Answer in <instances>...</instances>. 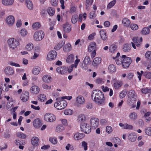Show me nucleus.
<instances>
[{
	"mask_svg": "<svg viewBox=\"0 0 151 151\" xmlns=\"http://www.w3.org/2000/svg\"><path fill=\"white\" fill-rule=\"evenodd\" d=\"M91 97L93 100L99 105L104 104V96L101 91L98 90H93L92 92Z\"/></svg>",
	"mask_w": 151,
	"mask_h": 151,
	"instance_id": "f257e3e1",
	"label": "nucleus"
},
{
	"mask_svg": "<svg viewBox=\"0 0 151 151\" xmlns=\"http://www.w3.org/2000/svg\"><path fill=\"white\" fill-rule=\"evenodd\" d=\"M62 99L61 98L56 99L57 101L54 104V106L58 109H63L67 106V102L65 101L62 100Z\"/></svg>",
	"mask_w": 151,
	"mask_h": 151,
	"instance_id": "f03ea898",
	"label": "nucleus"
},
{
	"mask_svg": "<svg viewBox=\"0 0 151 151\" xmlns=\"http://www.w3.org/2000/svg\"><path fill=\"white\" fill-rule=\"evenodd\" d=\"M7 43L9 47L12 50H14L19 45V42L14 38H9L7 40Z\"/></svg>",
	"mask_w": 151,
	"mask_h": 151,
	"instance_id": "7ed1b4c3",
	"label": "nucleus"
},
{
	"mask_svg": "<svg viewBox=\"0 0 151 151\" xmlns=\"http://www.w3.org/2000/svg\"><path fill=\"white\" fill-rule=\"evenodd\" d=\"M122 58H123L122 63V65L123 68H128L132 62L131 58L129 57H127L125 55L122 56Z\"/></svg>",
	"mask_w": 151,
	"mask_h": 151,
	"instance_id": "20e7f679",
	"label": "nucleus"
},
{
	"mask_svg": "<svg viewBox=\"0 0 151 151\" xmlns=\"http://www.w3.org/2000/svg\"><path fill=\"white\" fill-rule=\"evenodd\" d=\"M44 32L43 31H37L34 34V39L36 41H40L44 37Z\"/></svg>",
	"mask_w": 151,
	"mask_h": 151,
	"instance_id": "39448f33",
	"label": "nucleus"
},
{
	"mask_svg": "<svg viewBox=\"0 0 151 151\" xmlns=\"http://www.w3.org/2000/svg\"><path fill=\"white\" fill-rule=\"evenodd\" d=\"M44 119L46 121L52 122L56 120V117L54 114L48 113L45 114Z\"/></svg>",
	"mask_w": 151,
	"mask_h": 151,
	"instance_id": "423d86ee",
	"label": "nucleus"
},
{
	"mask_svg": "<svg viewBox=\"0 0 151 151\" xmlns=\"http://www.w3.org/2000/svg\"><path fill=\"white\" fill-rule=\"evenodd\" d=\"M81 131L86 134H88L91 131V128L88 124L84 123L80 125Z\"/></svg>",
	"mask_w": 151,
	"mask_h": 151,
	"instance_id": "0eeeda50",
	"label": "nucleus"
},
{
	"mask_svg": "<svg viewBox=\"0 0 151 151\" xmlns=\"http://www.w3.org/2000/svg\"><path fill=\"white\" fill-rule=\"evenodd\" d=\"M112 82L113 83V86L115 89H119L122 85V82L117 80L116 78H113Z\"/></svg>",
	"mask_w": 151,
	"mask_h": 151,
	"instance_id": "6e6552de",
	"label": "nucleus"
},
{
	"mask_svg": "<svg viewBox=\"0 0 151 151\" xmlns=\"http://www.w3.org/2000/svg\"><path fill=\"white\" fill-rule=\"evenodd\" d=\"M99 120L96 118H93L90 121V123L91 128L93 129H95L98 126Z\"/></svg>",
	"mask_w": 151,
	"mask_h": 151,
	"instance_id": "1a4fd4ad",
	"label": "nucleus"
},
{
	"mask_svg": "<svg viewBox=\"0 0 151 151\" xmlns=\"http://www.w3.org/2000/svg\"><path fill=\"white\" fill-rule=\"evenodd\" d=\"M57 55V52L55 51H52L49 52L47 56V59L49 60H51L55 59Z\"/></svg>",
	"mask_w": 151,
	"mask_h": 151,
	"instance_id": "9d476101",
	"label": "nucleus"
},
{
	"mask_svg": "<svg viewBox=\"0 0 151 151\" xmlns=\"http://www.w3.org/2000/svg\"><path fill=\"white\" fill-rule=\"evenodd\" d=\"M128 96L129 98L135 101L137 99V95L134 90H130L128 93Z\"/></svg>",
	"mask_w": 151,
	"mask_h": 151,
	"instance_id": "9b49d317",
	"label": "nucleus"
},
{
	"mask_svg": "<svg viewBox=\"0 0 151 151\" xmlns=\"http://www.w3.org/2000/svg\"><path fill=\"white\" fill-rule=\"evenodd\" d=\"M15 21L14 18L12 15L9 16L6 18V21L8 25L9 26H12Z\"/></svg>",
	"mask_w": 151,
	"mask_h": 151,
	"instance_id": "f8f14e48",
	"label": "nucleus"
},
{
	"mask_svg": "<svg viewBox=\"0 0 151 151\" xmlns=\"http://www.w3.org/2000/svg\"><path fill=\"white\" fill-rule=\"evenodd\" d=\"M29 92L23 91L20 96V99L23 102L27 101L29 99Z\"/></svg>",
	"mask_w": 151,
	"mask_h": 151,
	"instance_id": "ddd939ff",
	"label": "nucleus"
},
{
	"mask_svg": "<svg viewBox=\"0 0 151 151\" xmlns=\"http://www.w3.org/2000/svg\"><path fill=\"white\" fill-rule=\"evenodd\" d=\"M63 31L66 33H69L71 29V26L70 24L66 23L63 24Z\"/></svg>",
	"mask_w": 151,
	"mask_h": 151,
	"instance_id": "4468645a",
	"label": "nucleus"
},
{
	"mask_svg": "<svg viewBox=\"0 0 151 151\" xmlns=\"http://www.w3.org/2000/svg\"><path fill=\"white\" fill-rule=\"evenodd\" d=\"M33 125L36 128L38 129L40 128L42 125V123L40 119L37 118L35 119L33 122Z\"/></svg>",
	"mask_w": 151,
	"mask_h": 151,
	"instance_id": "2eb2a0df",
	"label": "nucleus"
},
{
	"mask_svg": "<svg viewBox=\"0 0 151 151\" xmlns=\"http://www.w3.org/2000/svg\"><path fill=\"white\" fill-rule=\"evenodd\" d=\"M77 103L79 104H83L85 102V100L81 95L78 96L76 99Z\"/></svg>",
	"mask_w": 151,
	"mask_h": 151,
	"instance_id": "dca6fc26",
	"label": "nucleus"
},
{
	"mask_svg": "<svg viewBox=\"0 0 151 151\" xmlns=\"http://www.w3.org/2000/svg\"><path fill=\"white\" fill-rule=\"evenodd\" d=\"M132 47L130 44L128 43H125L122 46V49L124 52H128L131 50Z\"/></svg>",
	"mask_w": 151,
	"mask_h": 151,
	"instance_id": "f3484780",
	"label": "nucleus"
},
{
	"mask_svg": "<svg viewBox=\"0 0 151 151\" xmlns=\"http://www.w3.org/2000/svg\"><path fill=\"white\" fill-rule=\"evenodd\" d=\"M84 136V134L76 132L74 134L73 138L75 140H78L83 138Z\"/></svg>",
	"mask_w": 151,
	"mask_h": 151,
	"instance_id": "a211bd4d",
	"label": "nucleus"
},
{
	"mask_svg": "<svg viewBox=\"0 0 151 151\" xmlns=\"http://www.w3.org/2000/svg\"><path fill=\"white\" fill-rule=\"evenodd\" d=\"M30 91L31 92L34 94L38 93L40 91L39 87L37 86H34L31 87Z\"/></svg>",
	"mask_w": 151,
	"mask_h": 151,
	"instance_id": "6ab92c4d",
	"label": "nucleus"
},
{
	"mask_svg": "<svg viewBox=\"0 0 151 151\" xmlns=\"http://www.w3.org/2000/svg\"><path fill=\"white\" fill-rule=\"evenodd\" d=\"M96 44L95 42H93L90 43L88 47V50L89 52H91L93 51L96 50Z\"/></svg>",
	"mask_w": 151,
	"mask_h": 151,
	"instance_id": "aec40b11",
	"label": "nucleus"
},
{
	"mask_svg": "<svg viewBox=\"0 0 151 151\" xmlns=\"http://www.w3.org/2000/svg\"><path fill=\"white\" fill-rule=\"evenodd\" d=\"M86 117L85 115L83 114H80L77 117V121L80 123H82L85 121Z\"/></svg>",
	"mask_w": 151,
	"mask_h": 151,
	"instance_id": "412c9836",
	"label": "nucleus"
},
{
	"mask_svg": "<svg viewBox=\"0 0 151 151\" xmlns=\"http://www.w3.org/2000/svg\"><path fill=\"white\" fill-rule=\"evenodd\" d=\"M4 72L7 75H12L13 74L14 71L11 67L9 66L5 69Z\"/></svg>",
	"mask_w": 151,
	"mask_h": 151,
	"instance_id": "4be33fe9",
	"label": "nucleus"
},
{
	"mask_svg": "<svg viewBox=\"0 0 151 151\" xmlns=\"http://www.w3.org/2000/svg\"><path fill=\"white\" fill-rule=\"evenodd\" d=\"M100 34L101 37L103 41L106 40L107 38V35L106 32L103 30H101L100 31Z\"/></svg>",
	"mask_w": 151,
	"mask_h": 151,
	"instance_id": "5701e85b",
	"label": "nucleus"
},
{
	"mask_svg": "<svg viewBox=\"0 0 151 151\" xmlns=\"http://www.w3.org/2000/svg\"><path fill=\"white\" fill-rule=\"evenodd\" d=\"M39 139L36 137H34L31 139V142L34 146H37L38 145Z\"/></svg>",
	"mask_w": 151,
	"mask_h": 151,
	"instance_id": "b1692460",
	"label": "nucleus"
},
{
	"mask_svg": "<svg viewBox=\"0 0 151 151\" xmlns=\"http://www.w3.org/2000/svg\"><path fill=\"white\" fill-rule=\"evenodd\" d=\"M14 1V0H2V3L5 6H10L13 4Z\"/></svg>",
	"mask_w": 151,
	"mask_h": 151,
	"instance_id": "393cba45",
	"label": "nucleus"
},
{
	"mask_svg": "<svg viewBox=\"0 0 151 151\" xmlns=\"http://www.w3.org/2000/svg\"><path fill=\"white\" fill-rule=\"evenodd\" d=\"M101 61V58L100 57H98L95 58L93 60V65L94 66H96L99 65Z\"/></svg>",
	"mask_w": 151,
	"mask_h": 151,
	"instance_id": "a878e982",
	"label": "nucleus"
},
{
	"mask_svg": "<svg viewBox=\"0 0 151 151\" xmlns=\"http://www.w3.org/2000/svg\"><path fill=\"white\" fill-rule=\"evenodd\" d=\"M122 24L125 27H129L130 23V21L127 18H125L122 19Z\"/></svg>",
	"mask_w": 151,
	"mask_h": 151,
	"instance_id": "bb28decb",
	"label": "nucleus"
},
{
	"mask_svg": "<svg viewBox=\"0 0 151 151\" xmlns=\"http://www.w3.org/2000/svg\"><path fill=\"white\" fill-rule=\"evenodd\" d=\"M129 139L132 142H134L137 138V136L134 133H131L128 136Z\"/></svg>",
	"mask_w": 151,
	"mask_h": 151,
	"instance_id": "cd10ccee",
	"label": "nucleus"
},
{
	"mask_svg": "<svg viewBox=\"0 0 151 151\" xmlns=\"http://www.w3.org/2000/svg\"><path fill=\"white\" fill-rule=\"evenodd\" d=\"M41 70V68L40 67L36 66L34 68L32 71V73L35 75H38Z\"/></svg>",
	"mask_w": 151,
	"mask_h": 151,
	"instance_id": "c85d7f7f",
	"label": "nucleus"
},
{
	"mask_svg": "<svg viewBox=\"0 0 151 151\" xmlns=\"http://www.w3.org/2000/svg\"><path fill=\"white\" fill-rule=\"evenodd\" d=\"M65 68L64 67H59L57 68L56 70L58 73L63 74L65 72Z\"/></svg>",
	"mask_w": 151,
	"mask_h": 151,
	"instance_id": "c756f323",
	"label": "nucleus"
},
{
	"mask_svg": "<svg viewBox=\"0 0 151 151\" xmlns=\"http://www.w3.org/2000/svg\"><path fill=\"white\" fill-rule=\"evenodd\" d=\"M150 29L148 27H145L143 28L141 31L142 34L143 35H147L149 34Z\"/></svg>",
	"mask_w": 151,
	"mask_h": 151,
	"instance_id": "7c9ffc66",
	"label": "nucleus"
},
{
	"mask_svg": "<svg viewBox=\"0 0 151 151\" xmlns=\"http://www.w3.org/2000/svg\"><path fill=\"white\" fill-rule=\"evenodd\" d=\"M108 70L110 73H113L116 71V68L114 65L111 64L108 67Z\"/></svg>",
	"mask_w": 151,
	"mask_h": 151,
	"instance_id": "2f4dec72",
	"label": "nucleus"
},
{
	"mask_svg": "<svg viewBox=\"0 0 151 151\" xmlns=\"http://www.w3.org/2000/svg\"><path fill=\"white\" fill-rule=\"evenodd\" d=\"M42 79L44 82L49 83L50 81L51 78L47 75H45L43 76Z\"/></svg>",
	"mask_w": 151,
	"mask_h": 151,
	"instance_id": "473e14b6",
	"label": "nucleus"
},
{
	"mask_svg": "<svg viewBox=\"0 0 151 151\" xmlns=\"http://www.w3.org/2000/svg\"><path fill=\"white\" fill-rule=\"evenodd\" d=\"M25 2L28 8L30 10L32 9L33 8V6L31 1L29 0H26Z\"/></svg>",
	"mask_w": 151,
	"mask_h": 151,
	"instance_id": "72a5a7b5",
	"label": "nucleus"
},
{
	"mask_svg": "<svg viewBox=\"0 0 151 151\" xmlns=\"http://www.w3.org/2000/svg\"><path fill=\"white\" fill-rule=\"evenodd\" d=\"M78 16L76 14L73 15L71 17V22L73 24H75L77 22L78 19Z\"/></svg>",
	"mask_w": 151,
	"mask_h": 151,
	"instance_id": "f704fd0d",
	"label": "nucleus"
},
{
	"mask_svg": "<svg viewBox=\"0 0 151 151\" xmlns=\"http://www.w3.org/2000/svg\"><path fill=\"white\" fill-rule=\"evenodd\" d=\"M133 41L137 47H139L140 45L139 42V38L137 37H133L132 39Z\"/></svg>",
	"mask_w": 151,
	"mask_h": 151,
	"instance_id": "c9c22d12",
	"label": "nucleus"
},
{
	"mask_svg": "<svg viewBox=\"0 0 151 151\" xmlns=\"http://www.w3.org/2000/svg\"><path fill=\"white\" fill-rule=\"evenodd\" d=\"M71 48L70 44L68 43L64 46L63 50L64 51L67 52L69 51L71 49Z\"/></svg>",
	"mask_w": 151,
	"mask_h": 151,
	"instance_id": "e433bc0d",
	"label": "nucleus"
},
{
	"mask_svg": "<svg viewBox=\"0 0 151 151\" xmlns=\"http://www.w3.org/2000/svg\"><path fill=\"white\" fill-rule=\"evenodd\" d=\"M74 56L73 55H69L66 60V61L68 63H71L74 61Z\"/></svg>",
	"mask_w": 151,
	"mask_h": 151,
	"instance_id": "4c0bfd02",
	"label": "nucleus"
},
{
	"mask_svg": "<svg viewBox=\"0 0 151 151\" xmlns=\"http://www.w3.org/2000/svg\"><path fill=\"white\" fill-rule=\"evenodd\" d=\"M93 2V0H86L85 4L87 10L89 9V7L91 6Z\"/></svg>",
	"mask_w": 151,
	"mask_h": 151,
	"instance_id": "58836bf2",
	"label": "nucleus"
},
{
	"mask_svg": "<svg viewBox=\"0 0 151 151\" xmlns=\"http://www.w3.org/2000/svg\"><path fill=\"white\" fill-rule=\"evenodd\" d=\"M38 99L41 102H44L46 100V97L44 94H40L38 96Z\"/></svg>",
	"mask_w": 151,
	"mask_h": 151,
	"instance_id": "ea45409f",
	"label": "nucleus"
},
{
	"mask_svg": "<svg viewBox=\"0 0 151 151\" xmlns=\"http://www.w3.org/2000/svg\"><path fill=\"white\" fill-rule=\"evenodd\" d=\"M117 48V47L116 45H112L109 47V50L110 52L111 53H113L116 51Z\"/></svg>",
	"mask_w": 151,
	"mask_h": 151,
	"instance_id": "a19ab883",
	"label": "nucleus"
},
{
	"mask_svg": "<svg viewBox=\"0 0 151 151\" xmlns=\"http://www.w3.org/2000/svg\"><path fill=\"white\" fill-rule=\"evenodd\" d=\"M123 59V58H122V57L120 58L116 57L115 59L116 64L118 65H121L122 64Z\"/></svg>",
	"mask_w": 151,
	"mask_h": 151,
	"instance_id": "79ce46f5",
	"label": "nucleus"
},
{
	"mask_svg": "<svg viewBox=\"0 0 151 151\" xmlns=\"http://www.w3.org/2000/svg\"><path fill=\"white\" fill-rule=\"evenodd\" d=\"M40 26L41 25L40 23L38 22L34 23L32 25V27L33 29L35 30L38 29Z\"/></svg>",
	"mask_w": 151,
	"mask_h": 151,
	"instance_id": "37998d69",
	"label": "nucleus"
},
{
	"mask_svg": "<svg viewBox=\"0 0 151 151\" xmlns=\"http://www.w3.org/2000/svg\"><path fill=\"white\" fill-rule=\"evenodd\" d=\"M48 13L50 16H52L55 12V10L52 7H49L47 10Z\"/></svg>",
	"mask_w": 151,
	"mask_h": 151,
	"instance_id": "c03bdc74",
	"label": "nucleus"
},
{
	"mask_svg": "<svg viewBox=\"0 0 151 151\" xmlns=\"http://www.w3.org/2000/svg\"><path fill=\"white\" fill-rule=\"evenodd\" d=\"M16 135L17 137L23 139H25L26 137V135L21 132H18L17 133Z\"/></svg>",
	"mask_w": 151,
	"mask_h": 151,
	"instance_id": "a18cd8bd",
	"label": "nucleus"
},
{
	"mask_svg": "<svg viewBox=\"0 0 151 151\" xmlns=\"http://www.w3.org/2000/svg\"><path fill=\"white\" fill-rule=\"evenodd\" d=\"M64 129V128L63 126L58 125L56 127V131L57 132H60L63 131Z\"/></svg>",
	"mask_w": 151,
	"mask_h": 151,
	"instance_id": "49530a36",
	"label": "nucleus"
},
{
	"mask_svg": "<svg viewBox=\"0 0 151 151\" xmlns=\"http://www.w3.org/2000/svg\"><path fill=\"white\" fill-rule=\"evenodd\" d=\"M129 116L130 119L134 120L137 118V114L135 112L131 113L129 114Z\"/></svg>",
	"mask_w": 151,
	"mask_h": 151,
	"instance_id": "de8ad7c7",
	"label": "nucleus"
},
{
	"mask_svg": "<svg viewBox=\"0 0 151 151\" xmlns=\"http://www.w3.org/2000/svg\"><path fill=\"white\" fill-rule=\"evenodd\" d=\"M49 141L53 144L55 145L57 143V139L55 137H51L49 138Z\"/></svg>",
	"mask_w": 151,
	"mask_h": 151,
	"instance_id": "09e8293b",
	"label": "nucleus"
},
{
	"mask_svg": "<svg viewBox=\"0 0 151 151\" xmlns=\"http://www.w3.org/2000/svg\"><path fill=\"white\" fill-rule=\"evenodd\" d=\"M116 2V1L115 0L111 1L108 4L107 8V9H110L115 5Z\"/></svg>",
	"mask_w": 151,
	"mask_h": 151,
	"instance_id": "8fccbe9b",
	"label": "nucleus"
},
{
	"mask_svg": "<svg viewBox=\"0 0 151 151\" xmlns=\"http://www.w3.org/2000/svg\"><path fill=\"white\" fill-rule=\"evenodd\" d=\"M81 145L82 147L83 148L84 150L85 151H86L88 149V143L87 142L84 141H83L81 142Z\"/></svg>",
	"mask_w": 151,
	"mask_h": 151,
	"instance_id": "3c124183",
	"label": "nucleus"
},
{
	"mask_svg": "<svg viewBox=\"0 0 151 151\" xmlns=\"http://www.w3.org/2000/svg\"><path fill=\"white\" fill-rule=\"evenodd\" d=\"M33 47V45L32 43H29L26 46V48L28 51H30L32 50Z\"/></svg>",
	"mask_w": 151,
	"mask_h": 151,
	"instance_id": "603ef678",
	"label": "nucleus"
},
{
	"mask_svg": "<svg viewBox=\"0 0 151 151\" xmlns=\"http://www.w3.org/2000/svg\"><path fill=\"white\" fill-rule=\"evenodd\" d=\"M72 110L70 109H67L65 110L64 113L65 115H71L72 114Z\"/></svg>",
	"mask_w": 151,
	"mask_h": 151,
	"instance_id": "864d4df0",
	"label": "nucleus"
},
{
	"mask_svg": "<svg viewBox=\"0 0 151 151\" xmlns=\"http://www.w3.org/2000/svg\"><path fill=\"white\" fill-rule=\"evenodd\" d=\"M27 33V31L25 29H23L20 31V34L21 36H26Z\"/></svg>",
	"mask_w": 151,
	"mask_h": 151,
	"instance_id": "5fc2aeb1",
	"label": "nucleus"
},
{
	"mask_svg": "<svg viewBox=\"0 0 151 151\" xmlns=\"http://www.w3.org/2000/svg\"><path fill=\"white\" fill-rule=\"evenodd\" d=\"M145 133L149 136H151V128L147 127L146 128L145 130Z\"/></svg>",
	"mask_w": 151,
	"mask_h": 151,
	"instance_id": "6e6d98bb",
	"label": "nucleus"
},
{
	"mask_svg": "<svg viewBox=\"0 0 151 151\" xmlns=\"http://www.w3.org/2000/svg\"><path fill=\"white\" fill-rule=\"evenodd\" d=\"M141 91L143 93L146 94L150 92L151 91L150 89H148L147 88H144L142 89Z\"/></svg>",
	"mask_w": 151,
	"mask_h": 151,
	"instance_id": "4d7b16f0",
	"label": "nucleus"
},
{
	"mask_svg": "<svg viewBox=\"0 0 151 151\" xmlns=\"http://www.w3.org/2000/svg\"><path fill=\"white\" fill-rule=\"evenodd\" d=\"M145 56L147 59H149L151 60V51H149L147 52Z\"/></svg>",
	"mask_w": 151,
	"mask_h": 151,
	"instance_id": "13d9d810",
	"label": "nucleus"
},
{
	"mask_svg": "<svg viewBox=\"0 0 151 151\" xmlns=\"http://www.w3.org/2000/svg\"><path fill=\"white\" fill-rule=\"evenodd\" d=\"M96 15L95 11H92L90 13L89 17L90 19H94L96 17Z\"/></svg>",
	"mask_w": 151,
	"mask_h": 151,
	"instance_id": "bf43d9fd",
	"label": "nucleus"
},
{
	"mask_svg": "<svg viewBox=\"0 0 151 151\" xmlns=\"http://www.w3.org/2000/svg\"><path fill=\"white\" fill-rule=\"evenodd\" d=\"M65 148L67 150H73L74 149V147L73 145H71L70 144H68L65 147Z\"/></svg>",
	"mask_w": 151,
	"mask_h": 151,
	"instance_id": "052dcab7",
	"label": "nucleus"
},
{
	"mask_svg": "<svg viewBox=\"0 0 151 151\" xmlns=\"http://www.w3.org/2000/svg\"><path fill=\"white\" fill-rule=\"evenodd\" d=\"M144 75L147 78H151V73L149 72H146L144 73Z\"/></svg>",
	"mask_w": 151,
	"mask_h": 151,
	"instance_id": "680f3d73",
	"label": "nucleus"
},
{
	"mask_svg": "<svg viewBox=\"0 0 151 151\" xmlns=\"http://www.w3.org/2000/svg\"><path fill=\"white\" fill-rule=\"evenodd\" d=\"M130 27L132 30H136L138 28V26L135 24H131L130 26Z\"/></svg>",
	"mask_w": 151,
	"mask_h": 151,
	"instance_id": "e2e57ef3",
	"label": "nucleus"
},
{
	"mask_svg": "<svg viewBox=\"0 0 151 151\" xmlns=\"http://www.w3.org/2000/svg\"><path fill=\"white\" fill-rule=\"evenodd\" d=\"M90 62H91L90 58L88 56H86L83 61V63L88 64Z\"/></svg>",
	"mask_w": 151,
	"mask_h": 151,
	"instance_id": "0e129e2a",
	"label": "nucleus"
},
{
	"mask_svg": "<svg viewBox=\"0 0 151 151\" xmlns=\"http://www.w3.org/2000/svg\"><path fill=\"white\" fill-rule=\"evenodd\" d=\"M111 141L114 144H118L120 142V140L118 137H115L112 138Z\"/></svg>",
	"mask_w": 151,
	"mask_h": 151,
	"instance_id": "69168bd1",
	"label": "nucleus"
},
{
	"mask_svg": "<svg viewBox=\"0 0 151 151\" xmlns=\"http://www.w3.org/2000/svg\"><path fill=\"white\" fill-rule=\"evenodd\" d=\"M127 92L125 91H122L119 94V96L121 99L124 98L126 95Z\"/></svg>",
	"mask_w": 151,
	"mask_h": 151,
	"instance_id": "338daca9",
	"label": "nucleus"
},
{
	"mask_svg": "<svg viewBox=\"0 0 151 151\" xmlns=\"http://www.w3.org/2000/svg\"><path fill=\"white\" fill-rule=\"evenodd\" d=\"M88 64L86 63H83L81 66V68L83 70H86L88 68L87 65Z\"/></svg>",
	"mask_w": 151,
	"mask_h": 151,
	"instance_id": "774afa93",
	"label": "nucleus"
}]
</instances>
